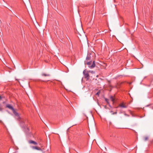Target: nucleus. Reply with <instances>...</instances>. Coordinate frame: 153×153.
Instances as JSON below:
<instances>
[{
  "mask_svg": "<svg viewBox=\"0 0 153 153\" xmlns=\"http://www.w3.org/2000/svg\"><path fill=\"white\" fill-rule=\"evenodd\" d=\"M108 128L109 129H111L112 128L114 127V125H113L111 122L109 121V123L108 124Z\"/></svg>",
  "mask_w": 153,
  "mask_h": 153,
  "instance_id": "obj_5",
  "label": "nucleus"
},
{
  "mask_svg": "<svg viewBox=\"0 0 153 153\" xmlns=\"http://www.w3.org/2000/svg\"><path fill=\"white\" fill-rule=\"evenodd\" d=\"M0 123H3V122H2V121L1 120H0Z\"/></svg>",
  "mask_w": 153,
  "mask_h": 153,
  "instance_id": "obj_18",
  "label": "nucleus"
},
{
  "mask_svg": "<svg viewBox=\"0 0 153 153\" xmlns=\"http://www.w3.org/2000/svg\"><path fill=\"white\" fill-rule=\"evenodd\" d=\"M148 139V137H144V139L145 141L147 140Z\"/></svg>",
  "mask_w": 153,
  "mask_h": 153,
  "instance_id": "obj_14",
  "label": "nucleus"
},
{
  "mask_svg": "<svg viewBox=\"0 0 153 153\" xmlns=\"http://www.w3.org/2000/svg\"><path fill=\"white\" fill-rule=\"evenodd\" d=\"M1 99V96H0V99Z\"/></svg>",
  "mask_w": 153,
  "mask_h": 153,
  "instance_id": "obj_20",
  "label": "nucleus"
},
{
  "mask_svg": "<svg viewBox=\"0 0 153 153\" xmlns=\"http://www.w3.org/2000/svg\"><path fill=\"white\" fill-rule=\"evenodd\" d=\"M111 102L113 103L114 102V99L112 97H111Z\"/></svg>",
  "mask_w": 153,
  "mask_h": 153,
  "instance_id": "obj_12",
  "label": "nucleus"
},
{
  "mask_svg": "<svg viewBox=\"0 0 153 153\" xmlns=\"http://www.w3.org/2000/svg\"><path fill=\"white\" fill-rule=\"evenodd\" d=\"M110 113L111 114H115V112H113L112 111H111Z\"/></svg>",
  "mask_w": 153,
  "mask_h": 153,
  "instance_id": "obj_16",
  "label": "nucleus"
},
{
  "mask_svg": "<svg viewBox=\"0 0 153 153\" xmlns=\"http://www.w3.org/2000/svg\"><path fill=\"white\" fill-rule=\"evenodd\" d=\"M114 1H115V0H114Z\"/></svg>",
  "mask_w": 153,
  "mask_h": 153,
  "instance_id": "obj_22",
  "label": "nucleus"
},
{
  "mask_svg": "<svg viewBox=\"0 0 153 153\" xmlns=\"http://www.w3.org/2000/svg\"><path fill=\"white\" fill-rule=\"evenodd\" d=\"M29 130L28 128H27V130H26V131L27 132H29Z\"/></svg>",
  "mask_w": 153,
  "mask_h": 153,
  "instance_id": "obj_17",
  "label": "nucleus"
},
{
  "mask_svg": "<svg viewBox=\"0 0 153 153\" xmlns=\"http://www.w3.org/2000/svg\"><path fill=\"white\" fill-rule=\"evenodd\" d=\"M119 106L121 108H126L128 106V104L124 103L123 102L121 103L119 105Z\"/></svg>",
  "mask_w": 153,
  "mask_h": 153,
  "instance_id": "obj_4",
  "label": "nucleus"
},
{
  "mask_svg": "<svg viewBox=\"0 0 153 153\" xmlns=\"http://www.w3.org/2000/svg\"><path fill=\"white\" fill-rule=\"evenodd\" d=\"M3 109V108L2 107V106L1 104H0V111H2Z\"/></svg>",
  "mask_w": 153,
  "mask_h": 153,
  "instance_id": "obj_10",
  "label": "nucleus"
},
{
  "mask_svg": "<svg viewBox=\"0 0 153 153\" xmlns=\"http://www.w3.org/2000/svg\"><path fill=\"white\" fill-rule=\"evenodd\" d=\"M6 107L11 110L13 111V113L16 117V118L18 120H19L21 118L19 114L15 110L12 106L10 104H7L6 105Z\"/></svg>",
  "mask_w": 153,
  "mask_h": 153,
  "instance_id": "obj_1",
  "label": "nucleus"
},
{
  "mask_svg": "<svg viewBox=\"0 0 153 153\" xmlns=\"http://www.w3.org/2000/svg\"><path fill=\"white\" fill-rule=\"evenodd\" d=\"M125 115L126 116H128V115L126 114H125Z\"/></svg>",
  "mask_w": 153,
  "mask_h": 153,
  "instance_id": "obj_19",
  "label": "nucleus"
},
{
  "mask_svg": "<svg viewBox=\"0 0 153 153\" xmlns=\"http://www.w3.org/2000/svg\"><path fill=\"white\" fill-rule=\"evenodd\" d=\"M42 76H50V75L49 74H45L44 73L42 74Z\"/></svg>",
  "mask_w": 153,
  "mask_h": 153,
  "instance_id": "obj_11",
  "label": "nucleus"
},
{
  "mask_svg": "<svg viewBox=\"0 0 153 153\" xmlns=\"http://www.w3.org/2000/svg\"><path fill=\"white\" fill-rule=\"evenodd\" d=\"M31 147L33 149H36L38 150L41 151L42 149L41 148L38 147L37 146H31Z\"/></svg>",
  "mask_w": 153,
  "mask_h": 153,
  "instance_id": "obj_6",
  "label": "nucleus"
},
{
  "mask_svg": "<svg viewBox=\"0 0 153 153\" xmlns=\"http://www.w3.org/2000/svg\"><path fill=\"white\" fill-rule=\"evenodd\" d=\"M89 71L87 70L86 69L83 72L84 77L85 79H86L87 81L88 80L89 78Z\"/></svg>",
  "mask_w": 153,
  "mask_h": 153,
  "instance_id": "obj_2",
  "label": "nucleus"
},
{
  "mask_svg": "<svg viewBox=\"0 0 153 153\" xmlns=\"http://www.w3.org/2000/svg\"><path fill=\"white\" fill-rule=\"evenodd\" d=\"M28 143L30 144H32L34 145H36L37 143L35 141L32 140H30L28 141Z\"/></svg>",
  "mask_w": 153,
  "mask_h": 153,
  "instance_id": "obj_7",
  "label": "nucleus"
},
{
  "mask_svg": "<svg viewBox=\"0 0 153 153\" xmlns=\"http://www.w3.org/2000/svg\"><path fill=\"white\" fill-rule=\"evenodd\" d=\"M100 91H99L96 94L98 96H99L100 94Z\"/></svg>",
  "mask_w": 153,
  "mask_h": 153,
  "instance_id": "obj_13",
  "label": "nucleus"
},
{
  "mask_svg": "<svg viewBox=\"0 0 153 153\" xmlns=\"http://www.w3.org/2000/svg\"><path fill=\"white\" fill-rule=\"evenodd\" d=\"M105 100L107 103H108L109 100L107 99H105Z\"/></svg>",
  "mask_w": 153,
  "mask_h": 153,
  "instance_id": "obj_15",
  "label": "nucleus"
},
{
  "mask_svg": "<svg viewBox=\"0 0 153 153\" xmlns=\"http://www.w3.org/2000/svg\"><path fill=\"white\" fill-rule=\"evenodd\" d=\"M92 63V61H89V62H86V61H85V64H86L87 65H88V67L90 68H93L94 67H95V66L94 61L93 62L92 64V65H91Z\"/></svg>",
  "mask_w": 153,
  "mask_h": 153,
  "instance_id": "obj_3",
  "label": "nucleus"
},
{
  "mask_svg": "<svg viewBox=\"0 0 153 153\" xmlns=\"http://www.w3.org/2000/svg\"><path fill=\"white\" fill-rule=\"evenodd\" d=\"M115 114H116V112H115Z\"/></svg>",
  "mask_w": 153,
  "mask_h": 153,
  "instance_id": "obj_21",
  "label": "nucleus"
},
{
  "mask_svg": "<svg viewBox=\"0 0 153 153\" xmlns=\"http://www.w3.org/2000/svg\"><path fill=\"white\" fill-rule=\"evenodd\" d=\"M121 143L122 145L125 148H126V142L125 140H122L121 141Z\"/></svg>",
  "mask_w": 153,
  "mask_h": 153,
  "instance_id": "obj_8",
  "label": "nucleus"
},
{
  "mask_svg": "<svg viewBox=\"0 0 153 153\" xmlns=\"http://www.w3.org/2000/svg\"><path fill=\"white\" fill-rule=\"evenodd\" d=\"M91 58V56L90 55H88L86 58V60L87 61H90Z\"/></svg>",
  "mask_w": 153,
  "mask_h": 153,
  "instance_id": "obj_9",
  "label": "nucleus"
}]
</instances>
